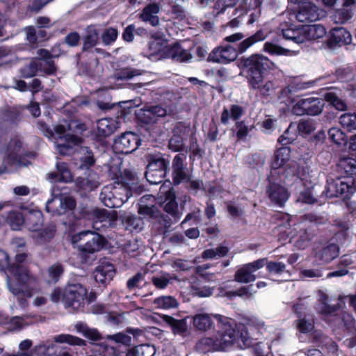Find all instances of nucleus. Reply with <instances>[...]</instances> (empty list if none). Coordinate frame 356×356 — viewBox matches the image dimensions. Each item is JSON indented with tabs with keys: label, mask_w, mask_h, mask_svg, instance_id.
I'll return each instance as SVG.
<instances>
[{
	"label": "nucleus",
	"mask_w": 356,
	"mask_h": 356,
	"mask_svg": "<svg viewBox=\"0 0 356 356\" xmlns=\"http://www.w3.org/2000/svg\"><path fill=\"white\" fill-rule=\"evenodd\" d=\"M142 74V71L138 69H134L131 67H124L121 68L114 74L115 79L119 80H127L131 79L134 76Z\"/></svg>",
	"instance_id": "nucleus-54"
},
{
	"label": "nucleus",
	"mask_w": 356,
	"mask_h": 356,
	"mask_svg": "<svg viewBox=\"0 0 356 356\" xmlns=\"http://www.w3.org/2000/svg\"><path fill=\"white\" fill-rule=\"evenodd\" d=\"M229 252V248L224 245H218L216 248L205 250L202 257L204 259H218L225 257Z\"/></svg>",
	"instance_id": "nucleus-53"
},
{
	"label": "nucleus",
	"mask_w": 356,
	"mask_h": 356,
	"mask_svg": "<svg viewBox=\"0 0 356 356\" xmlns=\"http://www.w3.org/2000/svg\"><path fill=\"white\" fill-rule=\"evenodd\" d=\"M122 222L127 230L129 232H140L144 227L143 220L136 215H127L122 218Z\"/></svg>",
	"instance_id": "nucleus-43"
},
{
	"label": "nucleus",
	"mask_w": 356,
	"mask_h": 356,
	"mask_svg": "<svg viewBox=\"0 0 356 356\" xmlns=\"http://www.w3.org/2000/svg\"><path fill=\"white\" fill-rule=\"evenodd\" d=\"M31 282H28L27 284H20L19 282L17 284H13L11 282L9 277H7V287L9 291L15 296L17 297V300L19 304L24 307L26 305V300L24 298V296H30V292L26 289V286H29Z\"/></svg>",
	"instance_id": "nucleus-31"
},
{
	"label": "nucleus",
	"mask_w": 356,
	"mask_h": 356,
	"mask_svg": "<svg viewBox=\"0 0 356 356\" xmlns=\"http://www.w3.org/2000/svg\"><path fill=\"white\" fill-rule=\"evenodd\" d=\"M340 90L332 89L324 94L325 100L329 102L338 111H346L348 108L346 103L339 97Z\"/></svg>",
	"instance_id": "nucleus-38"
},
{
	"label": "nucleus",
	"mask_w": 356,
	"mask_h": 356,
	"mask_svg": "<svg viewBox=\"0 0 356 356\" xmlns=\"http://www.w3.org/2000/svg\"><path fill=\"white\" fill-rule=\"evenodd\" d=\"M331 35V42L339 46L348 44L352 41L351 34L343 27L333 29Z\"/></svg>",
	"instance_id": "nucleus-39"
},
{
	"label": "nucleus",
	"mask_w": 356,
	"mask_h": 356,
	"mask_svg": "<svg viewBox=\"0 0 356 356\" xmlns=\"http://www.w3.org/2000/svg\"><path fill=\"white\" fill-rule=\"evenodd\" d=\"M0 118L3 122L17 124L20 121V113L15 108H9L0 111Z\"/></svg>",
	"instance_id": "nucleus-55"
},
{
	"label": "nucleus",
	"mask_w": 356,
	"mask_h": 356,
	"mask_svg": "<svg viewBox=\"0 0 356 356\" xmlns=\"http://www.w3.org/2000/svg\"><path fill=\"white\" fill-rule=\"evenodd\" d=\"M161 318L168 325L175 334L184 335L188 330L186 320L175 319L171 316L162 314L160 316Z\"/></svg>",
	"instance_id": "nucleus-32"
},
{
	"label": "nucleus",
	"mask_w": 356,
	"mask_h": 356,
	"mask_svg": "<svg viewBox=\"0 0 356 356\" xmlns=\"http://www.w3.org/2000/svg\"><path fill=\"white\" fill-rule=\"evenodd\" d=\"M29 256V254L27 252L16 250L14 262L9 261V273L14 276L17 282L22 285L35 281L24 264Z\"/></svg>",
	"instance_id": "nucleus-13"
},
{
	"label": "nucleus",
	"mask_w": 356,
	"mask_h": 356,
	"mask_svg": "<svg viewBox=\"0 0 356 356\" xmlns=\"http://www.w3.org/2000/svg\"><path fill=\"white\" fill-rule=\"evenodd\" d=\"M31 163L26 157H4L3 163L0 166V175L8 173L13 170L21 169Z\"/></svg>",
	"instance_id": "nucleus-24"
},
{
	"label": "nucleus",
	"mask_w": 356,
	"mask_h": 356,
	"mask_svg": "<svg viewBox=\"0 0 356 356\" xmlns=\"http://www.w3.org/2000/svg\"><path fill=\"white\" fill-rule=\"evenodd\" d=\"M63 266L60 264H55L48 268V280L47 282L56 283L63 275Z\"/></svg>",
	"instance_id": "nucleus-57"
},
{
	"label": "nucleus",
	"mask_w": 356,
	"mask_h": 356,
	"mask_svg": "<svg viewBox=\"0 0 356 356\" xmlns=\"http://www.w3.org/2000/svg\"><path fill=\"white\" fill-rule=\"evenodd\" d=\"M101 25L90 24L87 26L81 36L82 49L81 53L76 54L77 65H80L79 74L81 75L90 76L93 71L87 66L86 63L80 61L81 57L84 52H92V49L99 44L100 40Z\"/></svg>",
	"instance_id": "nucleus-8"
},
{
	"label": "nucleus",
	"mask_w": 356,
	"mask_h": 356,
	"mask_svg": "<svg viewBox=\"0 0 356 356\" xmlns=\"http://www.w3.org/2000/svg\"><path fill=\"white\" fill-rule=\"evenodd\" d=\"M113 187V193L119 200H121V207L128 201L134 195H140L143 191V186H131L123 184L122 181H115Z\"/></svg>",
	"instance_id": "nucleus-21"
},
{
	"label": "nucleus",
	"mask_w": 356,
	"mask_h": 356,
	"mask_svg": "<svg viewBox=\"0 0 356 356\" xmlns=\"http://www.w3.org/2000/svg\"><path fill=\"white\" fill-rule=\"evenodd\" d=\"M97 131L95 137L97 141L92 143L91 147L92 153H86L83 155L94 156L95 154H104L107 149L106 145L102 141V139L108 137L113 134L119 127L118 122L112 119L103 118L97 120Z\"/></svg>",
	"instance_id": "nucleus-11"
},
{
	"label": "nucleus",
	"mask_w": 356,
	"mask_h": 356,
	"mask_svg": "<svg viewBox=\"0 0 356 356\" xmlns=\"http://www.w3.org/2000/svg\"><path fill=\"white\" fill-rule=\"evenodd\" d=\"M267 35V33L260 29L254 34L241 41L237 45V48L230 44L216 47L209 54L207 61L224 64L234 61L237 58L238 53L245 52L256 42L264 40Z\"/></svg>",
	"instance_id": "nucleus-4"
},
{
	"label": "nucleus",
	"mask_w": 356,
	"mask_h": 356,
	"mask_svg": "<svg viewBox=\"0 0 356 356\" xmlns=\"http://www.w3.org/2000/svg\"><path fill=\"white\" fill-rule=\"evenodd\" d=\"M321 10L314 4L305 3L300 8L296 19L301 22H311L320 19Z\"/></svg>",
	"instance_id": "nucleus-23"
},
{
	"label": "nucleus",
	"mask_w": 356,
	"mask_h": 356,
	"mask_svg": "<svg viewBox=\"0 0 356 356\" xmlns=\"http://www.w3.org/2000/svg\"><path fill=\"white\" fill-rule=\"evenodd\" d=\"M337 168L341 176H351L356 181V157H340Z\"/></svg>",
	"instance_id": "nucleus-28"
},
{
	"label": "nucleus",
	"mask_w": 356,
	"mask_h": 356,
	"mask_svg": "<svg viewBox=\"0 0 356 356\" xmlns=\"http://www.w3.org/2000/svg\"><path fill=\"white\" fill-rule=\"evenodd\" d=\"M152 159L149 162L146 166V170L149 171V176H152L151 174L153 171H165L168 172L170 170V161H166L163 157H151Z\"/></svg>",
	"instance_id": "nucleus-45"
},
{
	"label": "nucleus",
	"mask_w": 356,
	"mask_h": 356,
	"mask_svg": "<svg viewBox=\"0 0 356 356\" xmlns=\"http://www.w3.org/2000/svg\"><path fill=\"white\" fill-rule=\"evenodd\" d=\"M155 353L154 346L148 344H141L129 350L126 356H154Z\"/></svg>",
	"instance_id": "nucleus-50"
},
{
	"label": "nucleus",
	"mask_w": 356,
	"mask_h": 356,
	"mask_svg": "<svg viewBox=\"0 0 356 356\" xmlns=\"http://www.w3.org/2000/svg\"><path fill=\"white\" fill-rule=\"evenodd\" d=\"M76 207V201L71 195L60 194L49 199L45 205V209L53 216L63 215L71 216Z\"/></svg>",
	"instance_id": "nucleus-12"
},
{
	"label": "nucleus",
	"mask_w": 356,
	"mask_h": 356,
	"mask_svg": "<svg viewBox=\"0 0 356 356\" xmlns=\"http://www.w3.org/2000/svg\"><path fill=\"white\" fill-rule=\"evenodd\" d=\"M163 210L171 216L175 222H177L181 216V213L179 211L175 193L172 190H169L165 194Z\"/></svg>",
	"instance_id": "nucleus-25"
},
{
	"label": "nucleus",
	"mask_w": 356,
	"mask_h": 356,
	"mask_svg": "<svg viewBox=\"0 0 356 356\" xmlns=\"http://www.w3.org/2000/svg\"><path fill=\"white\" fill-rule=\"evenodd\" d=\"M341 126L351 132L356 130V113H345L339 118Z\"/></svg>",
	"instance_id": "nucleus-51"
},
{
	"label": "nucleus",
	"mask_w": 356,
	"mask_h": 356,
	"mask_svg": "<svg viewBox=\"0 0 356 356\" xmlns=\"http://www.w3.org/2000/svg\"><path fill=\"white\" fill-rule=\"evenodd\" d=\"M55 343H67L72 346H83L85 341L77 337L68 334H61L54 337V341H47L42 342L34 347V352L38 355L43 356H58V349L59 346Z\"/></svg>",
	"instance_id": "nucleus-10"
},
{
	"label": "nucleus",
	"mask_w": 356,
	"mask_h": 356,
	"mask_svg": "<svg viewBox=\"0 0 356 356\" xmlns=\"http://www.w3.org/2000/svg\"><path fill=\"white\" fill-rule=\"evenodd\" d=\"M56 232V227L54 225H49L42 229L34 232L32 238L34 241L38 245H43L49 242L54 236Z\"/></svg>",
	"instance_id": "nucleus-41"
},
{
	"label": "nucleus",
	"mask_w": 356,
	"mask_h": 356,
	"mask_svg": "<svg viewBox=\"0 0 356 356\" xmlns=\"http://www.w3.org/2000/svg\"><path fill=\"white\" fill-rule=\"evenodd\" d=\"M115 274L113 265L108 261H102L94 272L95 280L104 285L109 283Z\"/></svg>",
	"instance_id": "nucleus-22"
},
{
	"label": "nucleus",
	"mask_w": 356,
	"mask_h": 356,
	"mask_svg": "<svg viewBox=\"0 0 356 356\" xmlns=\"http://www.w3.org/2000/svg\"><path fill=\"white\" fill-rule=\"evenodd\" d=\"M43 65L44 63L40 60L34 59L20 69L21 76L27 79L36 76L38 72H44Z\"/></svg>",
	"instance_id": "nucleus-37"
},
{
	"label": "nucleus",
	"mask_w": 356,
	"mask_h": 356,
	"mask_svg": "<svg viewBox=\"0 0 356 356\" xmlns=\"http://www.w3.org/2000/svg\"><path fill=\"white\" fill-rule=\"evenodd\" d=\"M152 37L155 40L149 42V49L152 51L148 56L150 60L170 58L175 61L187 62L192 58L191 54L183 49L179 42L163 47V41L155 35Z\"/></svg>",
	"instance_id": "nucleus-6"
},
{
	"label": "nucleus",
	"mask_w": 356,
	"mask_h": 356,
	"mask_svg": "<svg viewBox=\"0 0 356 356\" xmlns=\"http://www.w3.org/2000/svg\"><path fill=\"white\" fill-rule=\"evenodd\" d=\"M140 140L132 132L121 134L114 139L115 148L122 154H129L134 152L140 145Z\"/></svg>",
	"instance_id": "nucleus-19"
},
{
	"label": "nucleus",
	"mask_w": 356,
	"mask_h": 356,
	"mask_svg": "<svg viewBox=\"0 0 356 356\" xmlns=\"http://www.w3.org/2000/svg\"><path fill=\"white\" fill-rule=\"evenodd\" d=\"M323 100L318 97L301 99L293 106L292 112L296 115H317L322 113Z\"/></svg>",
	"instance_id": "nucleus-17"
},
{
	"label": "nucleus",
	"mask_w": 356,
	"mask_h": 356,
	"mask_svg": "<svg viewBox=\"0 0 356 356\" xmlns=\"http://www.w3.org/2000/svg\"><path fill=\"white\" fill-rule=\"evenodd\" d=\"M112 97L107 89H101L97 91V104L102 111L114 110L117 102H111Z\"/></svg>",
	"instance_id": "nucleus-40"
},
{
	"label": "nucleus",
	"mask_w": 356,
	"mask_h": 356,
	"mask_svg": "<svg viewBox=\"0 0 356 356\" xmlns=\"http://www.w3.org/2000/svg\"><path fill=\"white\" fill-rule=\"evenodd\" d=\"M220 325L216 329V350L226 351L231 348L245 349L253 344L248 327L244 324H236L229 317L219 318Z\"/></svg>",
	"instance_id": "nucleus-2"
},
{
	"label": "nucleus",
	"mask_w": 356,
	"mask_h": 356,
	"mask_svg": "<svg viewBox=\"0 0 356 356\" xmlns=\"http://www.w3.org/2000/svg\"><path fill=\"white\" fill-rule=\"evenodd\" d=\"M296 165L291 163V171L294 174L297 175V177L299 178L302 182V185L305 188L300 192V200L305 204H313L317 202V199L314 197L313 193L316 185L313 184L311 180L308 179L309 176V168L308 167H300L298 164L297 169H296Z\"/></svg>",
	"instance_id": "nucleus-15"
},
{
	"label": "nucleus",
	"mask_w": 356,
	"mask_h": 356,
	"mask_svg": "<svg viewBox=\"0 0 356 356\" xmlns=\"http://www.w3.org/2000/svg\"><path fill=\"white\" fill-rule=\"evenodd\" d=\"M118 36V31L113 27L103 28L101 26L100 39L104 45L109 46L113 44Z\"/></svg>",
	"instance_id": "nucleus-48"
},
{
	"label": "nucleus",
	"mask_w": 356,
	"mask_h": 356,
	"mask_svg": "<svg viewBox=\"0 0 356 356\" xmlns=\"http://www.w3.org/2000/svg\"><path fill=\"white\" fill-rule=\"evenodd\" d=\"M236 64L241 70L240 75L244 76L254 89L260 88L265 74L274 65L266 56L259 54L243 56L237 60Z\"/></svg>",
	"instance_id": "nucleus-3"
},
{
	"label": "nucleus",
	"mask_w": 356,
	"mask_h": 356,
	"mask_svg": "<svg viewBox=\"0 0 356 356\" xmlns=\"http://www.w3.org/2000/svg\"><path fill=\"white\" fill-rule=\"evenodd\" d=\"M22 148V142L18 138H12L6 148V156H19Z\"/></svg>",
	"instance_id": "nucleus-64"
},
{
	"label": "nucleus",
	"mask_w": 356,
	"mask_h": 356,
	"mask_svg": "<svg viewBox=\"0 0 356 356\" xmlns=\"http://www.w3.org/2000/svg\"><path fill=\"white\" fill-rule=\"evenodd\" d=\"M279 42V38H274L270 42H266L264 45V50L270 54L287 56L289 54V49L281 47Z\"/></svg>",
	"instance_id": "nucleus-49"
},
{
	"label": "nucleus",
	"mask_w": 356,
	"mask_h": 356,
	"mask_svg": "<svg viewBox=\"0 0 356 356\" xmlns=\"http://www.w3.org/2000/svg\"><path fill=\"white\" fill-rule=\"evenodd\" d=\"M113 187L112 184L104 186L99 194V200L104 206L108 208L121 207V200L114 195Z\"/></svg>",
	"instance_id": "nucleus-30"
},
{
	"label": "nucleus",
	"mask_w": 356,
	"mask_h": 356,
	"mask_svg": "<svg viewBox=\"0 0 356 356\" xmlns=\"http://www.w3.org/2000/svg\"><path fill=\"white\" fill-rule=\"evenodd\" d=\"M191 289L192 293L195 296L207 298L213 294L214 288L203 285L200 282H196L192 285Z\"/></svg>",
	"instance_id": "nucleus-56"
},
{
	"label": "nucleus",
	"mask_w": 356,
	"mask_h": 356,
	"mask_svg": "<svg viewBox=\"0 0 356 356\" xmlns=\"http://www.w3.org/2000/svg\"><path fill=\"white\" fill-rule=\"evenodd\" d=\"M356 192L355 179L351 176H340L336 179H327V184L321 196L327 198L341 197L343 199H350Z\"/></svg>",
	"instance_id": "nucleus-7"
},
{
	"label": "nucleus",
	"mask_w": 356,
	"mask_h": 356,
	"mask_svg": "<svg viewBox=\"0 0 356 356\" xmlns=\"http://www.w3.org/2000/svg\"><path fill=\"white\" fill-rule=\"evenodd\" d=\"M73 242L77 243V248L80 252L82 262L90 263L93 260L92 257L95 252L102 250L107 241L100 234L90 230L79 232L73 237Z\"/></svg>",
	"instance_id": "nucleus-5"
},
{
	"label": "nucleus",
	"mask_w": 356,
	"mask_h": 356,
	"mask_svg": "<svg viewBox=\"0 0 356 356\" xmlns=\"http://www.w3.org/2000/svg\"><path fill=\"white\" fill-rule=\"evenodd\" d=\"M266 259H259L246 264L238 268L234 274V280L239 283H250L256 280L254 273L266 265Z\"/></svg>",
	"instance_id": "nucleus-18"
},
{
	"label": "nucleus",
	"mask_w": 356,
	"mask_h": 356,
	"mask_svg": "<svg viewBox=\"0 0 356 356\" xmlns=\"http://www.w3.org/2000/svg\"><path fill=\"white\" fill-rule=\"evenodd\" d=\"M153 304L156 308L170 309L177 308L179 302L176 298L171 296H162L155 298Z\"/></svg>",
	"instance_id": "nucleus-47"
},
{
	"label": "nucleus",
	"mask_w": 356,
	"mask_h": 356,
	"mask_svg": "<svg viewBox=\"0 0 356 356\" xmlns=\"http://www.w3.org/2000/svg\"><path fill=\"white\" fill-rule=\"evenodd\" d=\"M312 236L305 228H300L298 238L296 240L294 246L299 250L305 249L309 244Z\"/></svg>",
	"instance_id": "nucleus-61"
},
{
	"label": "nucleus",
	"mask_w": 356,
	"mask_h": 356,
	"mask_svg": "<svg viewBox=\"0 0 356 356\" xmlns=\"http://www.w3.org/2000/svg\"><path fill=\"white\" fill-rule=\"evenodd\" d=\"M220 317L226 316L200 311L193 316V325L201 331H207L211 329L216 330L220 325V321H218Z\"/></svg>",
	"instance_id": "nucleus-20"
},
{
	"label": "nucleus",
	"mask_w": 356,
	"mask_h": 356,
	"mask_svg": "<svg viewBox=\"0 0 356 356\" xmlns=\"http://www.w3.org/2000/svg\"><path fill=\"white\" fill-rule=\"evenodd\" d=\"M325 33V29L321 24L305 25L296 30H292L291 42L302 44L307 40L322 38Z\"/></svg>",
	"instance_id": "nucleus-16"
},
{
	"label": "nucleus",
	"mask_w": 356,
	"mask_h": 356,
	"mask_svg": "<svg viewBox=\"0 0 356 356\" xmlns=\"http://www.w3.org/2000/svg\"><path fill=\"white\" fill-rule=\"evenodd\" d=\"M76 186L84 191L90 192L95 190L100 185L97 175L89 174L87 177H79L76 181Z\"/></svg>",
	"instance_id": "nucleus-35"
},
{
	"label": "nucleus",
	"mask_w": 356,
	"mask_h": 356,
	"mask_svg": "<svg viewBox=\"0 0 356 356\" xmlns=\"http://www.w3.org/2000/svg\"><path fill=\"white\" fill-rule=\"evenodd\" d=\"M76 329L79 332L82 333L84 337L92 341H97L101 339V335L97 330L89 328L83 323H77Z\"/></svg>",
	"instance_id": "nucleus-63"
},
{
	"label": "nucleus",
	"mask_w": 356,
	"mask_h": 356,
	"mask_svg": "<svg viewBox=\"0 0 356 356\" xmlns=\"http://www.w3.org/2000/svg\"><path fill=\"white\" fill-rule=\"evenodd\" d=\"M86 293V289L81 284H69L63 289L62 302L65 308L78 309L84 305Z\"/></svg>",
	"instance_id": "nucleus-14"
},
{
	"label": "nucleus",
	"mask_w": 356,
	"mask_h": 356,
	"mask_svg": "<svg viewBox=\"0 0 356 356\" xmlns=\"http://www.w3.org/2000/svg\"><path fill=\"white\" fill-rule=\"evenodd\" d=\"M97 313L104 314V321L109 326L118 327L121 326L124 322L122 314L115 313H105L104 307H100L97 309Z\"/></svg>",
	"instance_id": "nucleus-44"
},
{
	"label": "nucleus",
	"mask_w": 356,
	"mask_h": 356,
	"mask_svg": "<svg viewBox=\"0 0 356 356\" xmlns=\"http://www.w3.org/2000/svg\"><path fill=\"white\" fill-rule=\"evenodd\" d=\"M24 220L25 216L18 211H12L7 216V222L13 230H19L24 225Z\"/></svg>",
	"instance_id": "nucleus-52"
},
{
	"label": "nucleus",
	"mask_w": 356,
	"mask_h": 356,
	"mask_svg": "<svg viewBox=\"0 0 356 356\" xmlns=\"http://www.w3.org/2000/svg\"><path fill=\"white\" fill-rule=\"evenodd\" d=\"M38 125L47 137L60 141L57 142V148L61 156L92 153L91 147L82 145L83 139L79 135L87 129V126L80 120H63V123L52 125V128L42 121H39Z\"/></svg>",
	"instance_id": "nucleus-1"
},
{
	"label": "nucleus",
	"mask_w": 356,
	"mask_h": 356,
	"mask_svg": "<svg viewBox=\"0 0 356 356\" xmlns=\"http://www.w3.org/2000/svg\"><path fill=\"white\" fill-rule=\"evenodd\" d=\"M172 167L174 185H179L181 181L187 179L186 167L181 157H175Z\"/></svg>",
	"instance_id": "nucleus-33"
},
{
	"label": "nucleus",
	"mask_w": 356,
	"mask_h": 356,
	"mask_svg": "<svg viewBox=\"0 0 356 356\" xmlns=\"http://www.w3.org/2000/svg\"><path fill=\"white\" fill-rule=\"evenodd\" d=\"M43 225V214L39 210L29 211L25 215L24 226L31 232L39 231Z\"/></svg>",
	"instance_id": "nucleus-27"
},
{
	"label": "nucleus",
	"mask_w": 356,
	"mask_h": 356,
	"mask_svg": "<svg viewBox=\"0 0 356 356\" xmlns=\"http://www.w3.org/2000/svg\"><path fill=\"white\" fill-rule=\"evenodd\" d=\"M167 111L161 105H149L135 111V119L142 135L149 134L158 120L166 116Z\"/></svg>",
	"instance_id": "nucleus-9"
},
{
	"label": "nucleus",
	"mask_w": 356,
	"mask_h": 356,
	"mask_svg": "<svg viewBox=\"0 0 356 356\" xmlns=\"http://www.w3.org/2000/svg\"><path fill=\"white\" fill-rule=\"evenodd\" d=\"M122 175L124 177V180L122 182L126 185L129 186V188L131 186H143L142 185L138 184V173L134 169H128L126 168L123 170ZM119 181H121L120 179Z\"/></svg>",
	"instance_id": "nucleus-59"
},
{
	"label": "nucleus",
	"mask_w": 356,
	"mask_h": 356,
	"mask_svg": "<svg viewBox=\"0 0 356 356\" xmlns=\"http://www.w3.org/2000/svg\"><path fill=\"white\" fill-rule=\"evenodd\" d=\"M216 339L215 337H204L200 339L196 343V349L202 353L216 350Z\"/></svg>",
	"instance_id": "nucleus-58"
},
{
	"label": "nucleus",
	"mask_w": 356,
	"mask_h": 356,
	"mask_svg": "<svg viewBox=\"0 0 356 356\" xmlns=\"http://www.w3.org/2000/svg\"><path fill=\"white\" fill-rule=\"evenodd\" d=\"M137 107L134 100L124 101L117 102L114 111H116L117 118L124 119V120H130L132 116L135 117V111Z\"/></svg>",
	"instance_id": "nucleus-29"
},
{
	"label": "nucleus",
	"mask_w": 356,
	"mask_h": 356,
	"mask_svg": "<svg viewBox=\"0 0 356 356\" xmlns=\"http://www.w3.org/2000/svg\"><path fill=\"white\" fill-rule=\"evenodd\" d=\"M38 55L40 58L35 60H40L44 63V73L48 75L55 74L56 67L50 52L47 49H40L38 51Z\"/></svg>",
	"instance_id": "nucleus-34"
},
{
	"label": "nucleus",
	"mask_w": 356,
	"mask_h": 356,
	"mask_svg": "<svg viewBox=\"0 0 356 356\" xmlns=\"http://www.w3.org/2000/svg\"><path fill=\"white\" fill-rule=\"evenodd\" d=\"M339 248L335 243L328 244L324 247L319 252V258L321 261L329 263L338 257Z\"/></svg>",
	"instance_id": "nucleus-46"
},
{
	"label": "nucleus",
	"mask_w": 356,
	"mask_h": 356,
	"mask_svg": "<svg viewBox=\"0 0 356 356\" xmlns=\"http://www.w3.org/2000/svg\"><path fill=\"white\" fill-rule=\"evenodd\" d=\"M269 198L280 207H282L288 199L286 190L276 184H270L266 190Z\"/></svg>",
	"instance_id": "nucleus-26"
},
{
	"label": "nucleus",
	"mask_w": 356,
	"mask_h": 356,
	"mask_svg": "<svg viewBox=\"0 0 356 356\" xmlns=\"http://www.w3.org/2000/svg\"><path fill=\"white\" fill-rule=\"evenodd\" d=\"M353 16L350 9L344 7L337 10L333 14L332 18L336 24H344L348 22Z\"/></svg>",
	"instance_id": "nucleus-60"
},
{
	"label": "nucleus",
	"mask_w": 356,
	"mask_h": 356,
	"mask_svg": "<svg viewBox=\"0 0 356 356\" xmlns=\"http://www.w3.org/2000/svg\"><path fill=\"white\" fill-rule=\"evenodd\" d=\"M122 157H110L108 162L109 174L112 179H115V181L124 180L123 171L122 170Z\"/></svg>",
	"instance_id": "nucleus-42"
},
{
	"label": "nucleus",
	"mask_w": 356,
	"mask_h": 356,
	"mask_svg": "<svg viewBox=\"0 0 356 356\" xmlns=\"http://www.w3.org/2000/svg\"><path fill=\"white\" fill-rule=\"evenodd\" d=\"M111 225L110 213L104 209L95 211V219L92 222V228L101 230Z\"/></svg>",
	"instance_id": "nucleus-36"
},
{
	"label": "nucleus",
	"mask_w": 356,
	"mask_h": 356,
	"mask_svg": "<svg viewBox=\"0 0 356 356\" xmlns=\"http://www.w3.org/2000/svg\"><path fill=\"white\" fill-rule=\"evenodd\" d=\"M330 139L337 145L346 143L347 136L346 134L338 127H332L328 131Z\"/></svg>",
	"instance_id": "nucleus-62"
}]
</instances>
